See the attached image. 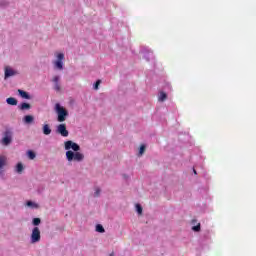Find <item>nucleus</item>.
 <instances>
[{
  "label": "nucleus",
  "mask_w": 256,
  "mask_h": 256,
  "mask_svg": "<svg viewBox=\"0 0 256 256\" xmlns=\"http://www.w3.org/2000/svg\"><path fill=\"white\" fill-rule=\"evenodd\" d=\"M5 165H7V158L5 156H0V177H3L5 175L4 168Z\"/></svg>",
  "instance_id": "obj_9"
},
{
  "label": "nucleus",
  "mask_w": 256,
  "mask_h": 256,
  "mask_svg": "<svg viewBox=\"0 0 256 256\" xmlns=\"http://www.w3.org/2000/svg\"><path fill=\"white\" fill-rule=\"evenodd\" d=\"M145 149H147V146H145V144H142L139 148V155H143V153H145Z\"/></svg>",
  "instance_id": "obj_23"
},
{
  "label": "nucleus",
  "mask_w": 256,
  "mask_h": 256,
  "mask_svg": "<svg viewBox=\"0 0 256 256\" xmlns=\"http://www.w3.org/2000/svg\"><path fill=\"white\" fill-rule=\"evenodd\" d=\"M1 145L4 147H9L11 143H13V128H6L2 134V138L0 140Z\"/></svg>",
  "instance_id": "obj_3"
},
{
  "label": "nucleus",
  "mask_w": 256,
  "mask_h": 256,
  "mask_svg": "<svg viewBox=\"0 0 256 256\" xmlns=\"http://www.w3.org/2000/svg\"><path fill=\"white\" fill-rule=\"evenodd\" d=\"M64 149L66 151V159L69 163H81L85 160V155L81 151V146L73 140H68L64 142Z\"/></svg>",
  "instance_id": "obj_1"
},
{
  "label": "nucleus",
  "mask_w": 256,
  "mask_h": 256,
  "mask_svg": "<svg viewBox=\"0 0 256 256\" xmlns=\"http://www.w3.org/2000/svg\"><path fill=\"white\" fill-rule=\"evenodd\" d=\"M195 222H196L195 220L192 221V223H195Z\"/></svg>",
  "instance_id": "obj_32"
},
{
  "label": "nucleus",
  "mask_w": 256,
  "mask_h": 256,
  "mask_svg": "<svg viewBox=\"0 0 256 256\" xmlns=\"http://www.w3.org/2000/svg\"><path fill=\"white\" fill-rule=\"evenodd\" d=\"M101 85V80H97L94 84H93V89H95V91H97V89H99V86Z\"/></svg>",
  "instance_id": "obj_24"
},
{
  "label": "nucleus",
  "mask_w": 256,
  "mask_h": 256,
  "mask_svg": "<svg viewBox=\"0 0 256 256\" xmlns=\"http://www.w3.org/2000/svg\"><path fill=\"white\" fill-rule=\"evenodd\" d=\"M192 231H194V233H199V231H201V224L198 223L197 225L193 226Z\"/></svg>",
  "instance_id": "obj_22"
},
{
  "label": "nucleus",
  "mask_w": 256,
  "mask_h": 256,
  "mask_svg": "<svg viewBox=\"0 0 256 256\" xmlns=\"http://www.w3.org/2000/svg\"><path fill=\"white\" fill-rule=\"evenodd\" d=\"M59 79H60L59 76H55V77L53 78V83H54V84L59 83Z\"/></svg>",
  "instance_id": "obj_29"
},
{
  "label": "nucleus",
  "mask_w": 256,
  "mask_h": 256,
  "mask_svg": "<svg viewBox=\"0 0 256 256\" xmlns=\"http://www.w3.org/2000/svg\"><path fill=\"white\" fill-rule=\"evenodd\" d=\"M23 169H24L23 163L18 162V163L16 164V167H15L16 173H18L19 175H21V174L23 173Z\"/></svg>",
  "instance_id": "obj_14"
},
{
  "label": "nucleus",
  "mask_w": 256,
  "mask_h": 256,
  "mask_svg": "<svg viewBox=\"0 0 256 256\" xmlns=\"http://www.w3.org/2000/svg\"><path fill=\"white\" fill-rule=\"evenodd\" d=\"M39 241H41V230L39 227H34L30 235V243L31 245H35V243H39Z\"/></svg>",
  "instance_id": "obj_4"
},
{
  "label": "nucleus",
  "mask_w": 256,
  "mask_h": 256,
  "mask_svg": "<svg viewBox=\"0 0 256 256\" xmlns=\"http://www.w3.org/2000/svg\"><path fill=\"white\" fill-rule=\"evenodd\" d=\"M193 173L194 175H197V170H195V168H193Z\"/></svg>",
  "instance_id": "obj_31"
},
{
  "label": "nucleus",
  "mask_w": 256,
  "mask_h": 256,
  "mask_svg": "<svg viewBox=\"0 0 256 256\" xmlns=\"http://www.w3.org/2000/svg\"><path fill=\"white\" fill-rule=\"evenodd\" d=\"M54 111L57 115L58 123H64V121H67V117H69V111L67 108L63 107L61 103L55 104Z\"/></svg>",
  "instance_id": "obj_2"
},
{
  "label": "nucleus",
  "mask_w": 256,
  "mask_h": 256,
  "mask_svg": "<svg viewBox=\"0 0 256 256\" xmlns=\"http://www.w3.org/2000/svg\"><path fill=\"white\" fill-rule=\"evenodd\" d=\"M54 89L55 91H61V86L59 85V83L54 84Z\"/></svg>",
  "instance_id": "obj_27"
},
{
  "label": "nucleus",
  "mask_w": 256,
  "mask_h": 256,
  "mask_svg": "<svg viewBox=\"0 0 256 256\" xmlns=\"http://www.w3.org/2000/svg\"><path fill=\"white\" fill-rule=\"evenodd\" d=\"M27 157L30 158L31 160L35 159L37 157V154L33 150H28L26 153Z\"/></svg>",
  "instance_id": "obj_18"
},
{
  "label": "nucleus",
  "mask_w": 256,
  "mask_h": 256,
  "mask_svg": "<svg viewBox=\"0 0 256 256\" xmlns=\"http://www.w3.org/2000/svg\"><path fill=\"white\" fill-rule=\"evenodd\" d=\"M6 103L8 105L15 106V105H17L18 101H17V98L9 97L6 99Z\"/></svg>",
  "instance_id": "obj_16"
},
{
  "label": "nucleus",
  "mask_w": 256,
  "mask_h": 256,
  "mask_svg": "<svg viewBox=\"0 0 256 256\" xmlns=\"http://www.w3.org/2000/svg\"><path fill=\"white\" fill-rule=\"evenodd\" d=\"M167 99V93L161 91L159 96H158V101H160L161 103H163V101H165Z\"/></svg>",
  "instance_id": "obj_17"
},
{
  "label": "nucleus",
  "mask_w": 256,
  "mask_h": 256,
  "mask_svg": "<svg viewBox=\"0 0 256 256\" xmlns=\"http://www.w3.org/2000/svg\"><path fill=\"white\" fill-rule=\"evenodd\" d=\"M95 231L97 233H105V228L103 227V225L97 224L96 227H95Z\"/></svg>",
  "instance_id": "obj_19"
},
{
  "label": "nucleus",
  "mask_w": 256,
  "mask_h": 256,
  "mask_svg": "<svg viewBox=\"0 0 256 256\" xmlns=\"http://www.w3.org/2000/svg\"><path fill=\"white\" fill-rule=\"evenodd\" d=\"M141 53L143 54V59L146 61H153L155 59V56L153 55V51L151 49L144 47L141 49Z\"/></svg>",
  "instance_id": "obj_6"
},
{
  "label": "nucleus",
  "mask_w": 256,
  "mask_h": 256,
  "mask_svg": "<svg viewBox=\"0 0 256 256\" xmlns=\"http://www.w3.org/2000/svg\"><path fill=\"white\" fill-rule=\"evenodd\" d=\"M19 73L12 69V68H5V72H4V79H9V77H15V75H18Z\"/></svg>",
  "instance_id": "obj_8"
},
{
  "label": "nucleus",
  "mask_w": 256,
  "mask_h": 256,
  "mask_svg": "<svg viewBox=\"0 0 256 256\" xmlns=\"http://www.w3.org/2000/svg\"><path fill=\"white\" fill-rule=\"evenodd\" d=\"M32 225L34 227H39V225H41V218H33L32 219Z\"/></svg>",
  "instance_id": "obj_21"
},
{
  "label": "nucleus",
  "mask_w": 256,
  "mask_h": 256,
  "mask_svg": "<svg viewBox=\"0 0 256 256\" xmlns=\"http://www.w3.org/2000/svg\"><path fill=\"white\" fill-rule=\"evenodd\" d=\"M63 61H65V54L60 52L56 55V60L54 62L55 69H58L59 71H63L65 67V64L63 63Z\"/></svg>",
  "instance_id": "obj_5"
},
{
  "label": "nucleus",
  "mask_w": 256,
  "mask_h": 256,
  "mask_svg": "<svg viewBox=\"0 0 256 256\" xmlns=\"http://www.w3.org/2000/svg\"><path fill=\"white\" fill-rule=\"evenodd\" d=\"M135 209H136V213H138V215H143V206H141V204H136Z\"/></svg>",
  "instance_id": "obj_20"
},
{
  "label": "nucleus",
  "mask_w": 256,
  "mask_h": 256,
  "mask_svg": "<svg viewBox=\"0 0 256 256\" xmlns=\"http://www.w3.org/2000/svg\"><path fill=\"white\" fill-rule=\"evenodd\" d=\"M18 95L22 97V99H31V94L29 92L19 89Z\"/></svg>",
  "instance_id": "obj_11"
},
{
  "label": "nucleus",
  "mask_w": 256,
  "mask_h": 256,
  "mask_svg": "<svg viewBox=\"0 0 256 256\" xmlns=\"http://www.w3.org/2000/svg\"><path fill=\"white\" fill-rule=\"evenodd\" d=\"M122 177H123V179H124L127 183H129V181H131V176H129L128 174H122Z\"/></svg>",
  "instance_id": "obj_25"
},
{
  "label": "nucleus",
  "mask_w": 256,
  "mask_h": 256,
  "mask_svg": "<svg viewBox=\"0 0 256 256\" xmlns=\"http://www.w3.org/2000/svg\"><path fill=\"white\" fill-rule=\"evenodd\" d=\"M18 107L21 111H28L29 109H31V104L27 102H22Z\"/></svg>",
  "instance_id": "obj_12"
},
{
  "label": "nucleus",
  "mask_w": 256,
  "mask_h": 256,
  "mask_svg": "<svg viewBox=\"0 0 256 256\" xmlns=\"http://www.w3.org/2000/svg\"><path fill=\"white\" fill-rule=\"evenodd\" d=\"M56 133H58V135H61V137H69V130H67L66 124H59L56 127Z\"/></svg>",
  "instance_id": "obj_7"
},
{
  "label": "nucleus",
  "mask_w": 256,
  "mask_h": 256,
  "mask_svg": "<svg viewBox=\"0 0 256 256\" xmlns=\"http://www.w3.org/2000/svg\"><path fill=\"white\" fill-rule=\"evenodd\" d=\"M167 89H171V84H166Z\"/></svg>",
  "instance_id": "obj_30"
},
{
  "label": "nucleus",
  "mask_w": 256,
  "mask_h": 256,
  "mask_svg": "<svg viewBox=\"0 0 256 256\" xmlns=\"http://www.w3.org/2000/svg\"><path fill=\"white\" fill-rule=\"evenodd\" d=\"M51 132H52L51 126H49V124H44L42 126V133H43V135H49Z\"/></svg>",
  "instance_id": "obj_13"
},
{
  "label": "nucleus",
  "mask_w": 256,
  "mask_h": 256,
  "mask_svg": "<svg viewBox=\"0 0 256 256\" xmlns=\"http://www.w3.org/2000/svg\"><path fill=\"white\" fill-rule=\"evenodd\" d=\"M26 207H30V209H37L39 207V204L33 202L32 200H28L26 202Z\"/></svg>",
  "instance_id": "obj_15"
},
{
  "label": "nucleus",
  "mask_w": 256,
  "mask_h": 256,
  "mask_svg": "<svg viewBox=\"0 0 256 256\" xmlns=\"http://www.w3.org/2000/svg\"><path fill=\"white\" fill-rule=\"evenodd\" d=\"M34 121L35 117H33V115H25L23 117V123H25V125H31Z\"/></svg>",
  "instance_id": "obj_10"
},
{
  "label": "nucleus",
  "mask_w": 256,
  "mask_h": 256,
  "mask_svg": "<svg viewBox=\"0 0 256 256\" xmlns=\"http://www.w3.org/2000/svg\"><path fill=\"white\" fill-rule=\"evenodd\" d=\"M99 195H101V190L99 188H96L94 192V197H99Z\"/></svg>",
  "instance_id": "obj_26"
},
{
  "label": "nucleus",
  "mask_w": 256,
  "mask_h": 256,
  "mask_svg": "<svg viewBox=\"0 0 256 256\" xmlns=\"http://www.w3.org/2000/svg\"><path fill=\"white\" fill-rule=\"evenodd\" d=\"M7 5H8L7 1H5V0L0 1L1 7H7Z\"/></svg>",
  "instance_id": "obj_28"
}]
</instances>
